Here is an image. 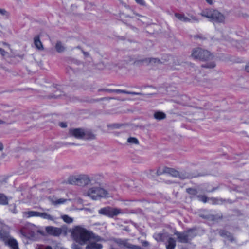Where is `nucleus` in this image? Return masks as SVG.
<instances>
[{"label": "nucleus", "mask_w": 249, "mask_h": 249, "mask_svg": "<svg viewBox=\"0 0 249 249\" xmlns=\"http://www.w3.org/2000/svg\"><path fill=\"white\" fill-rule=\"evenodd\" d=\"M191 57L195 59H199L204 61L213 60L210 63L203 65L202 67L207 68H213L215 67L216 64L213 60V55L208 50L200 48H196L193 50Z\"/></svg>", "instance_id": "nucleus-1"}, {"label": "nucleus", "mask_w": 249, "mask_h": 249, "mask_svg": "<svg viewBox=\"0 0 249 249\" xmlns=\"http://www.w3.org/2000/svg\"><path fill=\"white\" fill-rule=\"evenodd\" d=\"M71 234L74 240L81 245L87 244L92 235L89 231L81 226L74 227Z\"/></svg>", "instance_id": "nucleus-2"}, {"label": "nucleus", "mask_w": 249, "mask_h": 249, "mask_svg": "<svg viewBox=\"0 0 249 249\" xmlns=\"http://www.w3.org/2000/svg\"><path fill=\"white\" fill-rule=\"evenodd\" d=\"M200 15L213 22L224 23L225 20V17L223 14L213 9H206L203 11Z\"/></svg>", "instance_id": "nucleus-3"}, {"label": "nucleus", "mask_w": 249, "mask_h": 249, "mask_svg": "<svg viewBox=\"0 0 249 249\" xmlns=\"http://www.w3.org/2000/svg\"><path fill=\"white\" fill-rule=\"evenodd\" d=\"M84 195L92 200H98L102 197H108L107 191L99 186H92L84 193Z\"/></svg>", "instance_id": "nucleus-4"}, {"label": "nucleus", "mask_w": 249, "mask_h": 249, "mask_svg": "<svg viewBox=\"0 0 249 249\" xmlns=\"http://www.w3.org/2000/svg\"><path fill=\"white\" fill-rule=\"evenodd\" d=\"M69 135L78 139H93L95 135L89 131L81 128H72L69 130Z\"/></svg>", "instance_id": "nucleus-5"}, {"label": "nucleus", "mask_w": 249, "mask_h": 249, "mask_svg": "<svg viewBox=\"0 0 249 249\" xmlns=\"http://www.w3.org/2000/svg\"><path fill=\"white\" fill-rule=\"evenodd\" d=\"M0 238L6 245L10 246L12 249H19L17 241L11 237L7 231L1 230L0 231Z\"/></svg>", "instance_id": "nucleus-6"}, {"label": "nucleus", "mask_w": 249, "mask_h": 249, "mask_svg": "<svg viewBox=\"0 0 249 249\" xmlns=\"http://www.w3.org/2000/svg\"><path fill=\"white\" fill-rule=\"evenodd\" d=\"M99 213L108 217H113L119 214L123 213V212L121 210L116 208L107 207L100 209Z\"/></svg>", "instance_id": "nucleus-7"}, {"label": "nucleus", "mask_w": 249, "mask_h": 249, "mask_svg": "<svg viewBox=\"0 0 249 249\" xmlns=\"http://www.w3.org/2000/svg\"><path fill=\"white\" fill-rule=\"evenodd\" d=\"M101 240V238L99 237H94L92 234L90 239L87 241L86 249H102L103 246L99 243Z\"/></svg>", "instance_id": "nucleus-8"}, {"label": "nucleus", "mask_w": 249, "mask_h": 249, "mask_svg": "<svg viewBox=\"0 0 249 249\" xmlns=\"http://www.w3.org/2000/svg\"><path fill=\"white\" fill-rule=\"evenodd\" d=\"M193 230H189L183 233L177 232L175 234L177 235L178 241L180 242L186 243L190 240L194 236Z\"/></svg>", "instance_id": "nucleus-9"}, {"label": "nucleus", "mask_w": 249, "mask_h": 249, "mask_svg": "<svg viewBox=\"0 0 249 249\" xmlns=\"http://www.w3.org/2000/svg\"><path fill=\"white\" fill-rule=\"evenodd\" d=\"M45 230L48 234L54 236H59L62 233L61 228L53 226H47L45 228Z\"/></svg>", "instance_id": "nucleus-10"}, {"label": "nucleus", "mask_w": 249, "mask_h": 249, "mask_svg": "<svg viewBox=\"0 0 249 249\" xmlns=\"http://www.w3.org/2000/svg\"><path fill=\"white\" fill-rule=\"evenodd\" d=\"M68 182L71 184L80 185V175H73L70 176L68 179Z\"/></svg>", "instance_id": "nucleus-11"}, {"label": "nucleus", "mask_w": 249, "mask_h": 249, "mask_svg": "<svg viewBox=\"0 0 249 249\" xmlns=\"http://www.w3.org/2000/svg\"><path fill=\"white\" fill-rule=\"evenodd\" d=\"M167 236L168 235L166 233H156L153 235L154 239L158 242L164 241Z\"/></svg>", "instance_id": "nucleus-12"}, {"label": "nucleus", "mask_w": 249, "mask_h": 249, "mask_svg": "<svg viewBox=\"0 0 249 249\" xmlns=\"http://www.w3.org/2000/svg\"><path fill=\"white\" fill-rule=\"evenodd\" d=\"M120 243L121 244L123 245V246H124V247H125L126 248H128V249H142V248L140 247L131 244L127 241H126V240L121 241Z\"/></svg>", "instance_id": "nucleus-13"}, {"label": "nucleus", "mask_w": 249, "mask_h": 249, "mask_svg": "<svg viewBox=\"0 0 249 249\" xmlns=\"http://www.w3.org/2000/svg\"><path fill=\"white\" fill-rule=\"evenodd\" d=\"M90 178L89 177L86 175H80V185L88 184L90 182Z\"/></svg>", "instance_id": "nucleus-14"}, {"label": "nucleus", "mask_w": 249, "mask_h": 249, "mask_svg": "<svg viewBox=\"0 0 249 249\" xmlns=\"http://www.w3.org/2000/svg\"><path fill=\"white\" fill-rule=\"evenodd\" d=\"M154 117L156 120H160L164 119L166 117V115L163 112L158 111L154 113Z\"/></svg>", "instance_id": "nucleus-15"}, {"label": "nucleus", "mask_w": 249, "mask_h": 249, "mask_svg": "<svg viewBox=\"0 0 249 249\" xmlns=\"http://www.w3.org/2000/svg\"><path fill=\"white\" fill-rule=\"evenodd\" d=\"M24 214L28 218L31 217H39L40 212L31 211L24 212Z\"/></svg>", "instance_id": "nucleus-16"}, {"label": "nucleus", "mask_w": 249, "mask_h": 249, "mask_svg": "<svg viewBox=\"0 0 249 249\" xmlns=\"http://www.w3.org/2000/svg\"><path fill=\"white\" fill-rule=\"evenodd\" d=\"M39 217H42L43 219H48L51 221H54L56 219L54 216H52L47 213H40Z\"/></svg>", "instance_id": "nucleus-17"}, {"label": "nucleus", "mask_w": 249, "mask_h": 249, "mask_svg": "<svg viewBox=\"0 0 249 249\" xmlns=\"http://www.w3.org/2000/svg\"><path fill=\"white\" fill-rule=\"evenodd\" d=\"M175 17L180 21L184 22H189V19L187 16H185L183 14H175Z\"/></svg>", "instance_id": "nucleus-18"}, {"label": "nucleus", "mask_w": 249, "mask_h": 249, "mask_svg": "<svg viewBox=\"0 0 249 249\" xmlns=\"http://www.w3.org/2000/svg\"><path fill=\"white\" fill-rule=\"evenodd\" d=\"M34 44L35 46L38 50H43V47L39 37L36 36L34 38Z\"/></svg>", "instance_id": "nucleus-19"}, {"label": "nucleus", "mask_w": 249, "mask_h": 249, "mask_svg": "<svg viewBox=\"0 0 249 249\" xmlns=\"http://www.w3.org/2000/svg\"><path fill=\"white\" fill-rule=\"evenodd\" d=\"M176 246V241L172 238H170L168 239L167 244L166 245L167 249H174Z\"/></svg>", "instance_id": "nucleus-20"}, {"label": "nucleus", "mask_w": 249, "mask_h": 249, "mask_svg": "<svg viewBox=\"0 0 249 249\" xmlns=\"http://www.w3.org/2000/svg\"><path fill=\"white\" fill-rule=\"evenodd\" d=\"M113 92L116 93H125L127 94H130L132 95H141V93L135 92H129L124 90L121 89H114Z\"/></svg>", "instance_id": "nucleus-21"}, {"label": "nucleus", "mask_w": 249, "mask_h": 249, "mask_svg": "<svg viewBox=\"0 0 249 249\" xmlns=\"http://www.w3.org/2000/svg\"><path fill=\"white\" fill-rule=\"evenodd\" d=\"M168 168L165 167H160L157 169L156 174L158 176L161 175L163 174L167 173Z\"/></svg>", "instance_id": "nucleus-22"}, {"label": "nucleus", "mask_w": 249, "mask_h": 249, "mask_svg": "<svg viewBox=\"0 0 249 249\" xmlns=\"http://www.w3.org/2000/svg\"><path fill=\"white\" fill-rule=\"evenodd\" d=\"M8 204V198L2 194H0V204L6 205Z\"/></svg>", "instance_id": "nucleus-23"}, {"label": "nucleus", "mask_w": 249, "mask_h": 249, "mask_svg": "<svg viewBox=\"0 0 249 249\" xmlns=\"http://www.w3.org/2000/svg\"><path fill=\"white\" fill-rule=\"evenodd\" d=\"M167 174H168L169 175H171L173 177H177L178 176L179 174L178 172L172 169V168H168V170L167 171Z\"/></svg>", "instance_id": "nucleus-24"}, {"label": "nucleus", "mask_w": 249, "mask_h": 249, "mask_svg": "<svg viewBox=\"0 0 249 249\" xmlns=\"http://www.w3.org/2000/svg\"><path fill=\"white\" fill-rule=\"evenodd\" d=\"M188 18L189 22H198V19L195 16L192 15H188Z\"/></svg>", "instance_id": "nucleus-25"}, {"label": "nucleus", "mask_w": 249, "mask_h": 249, "mask_svg": "<svg viewBox=\"0 0 249 249\" xmlns=\"http://www.w3.org/2000/svg\"><path fill=\"white\" fill-rule=\"evenodd\" d=\"M56 49L58 52H62L65 50L64 46L62 44L61 42H57L55 46Z\"/></svg>", "instance_id": "nucleus-26"}, {"label": "nucleus", "mask_w": 249, "mask_h": 249, "mask_svg": "<svg viewBox=\"0 0 249 249\" xmlns=\"http://www.w3.org/2000/svg\"><path fill=\"white\" fill-rule=\"evenodd\" d=\"M61 217L66 223H71L73 222V219L67 215H62Z\"/></svg>", "instance_id": "nucleus-27"}, {"label": "nucleus", "mask_w": 249, "mask_h": 249, "mask_svg": "<svg viewBox=\"0 0 249 249\" xmlns=\"http://www.w3.org/2000/svg\"><path fill=\"white\" fill-rule=\"evenodd\" d=\"M146 62L151 64L159 63L160 61L159 59L153 58H148L146 60Z\"/></svg>", "instance_id": "nucleus-28"}, {"label": "nucleus", "mask_w": 249, "mask_h": 249, "mask_svg": "<svg viewBox=\"0 0 249 249\" xmlns=\"http://www.w3.org/2000/svg\"><path fill=\"white\" fill-rule=\"evenodd\" d=\"M67 200L64 198H59L55 201H53L52 203L54 205H59L64 203L66 202Z\"/></svg>", "instance_id": "nucleus-29"}, {"label": "nucleus", "mask_w": 249, "mask_h": 249, "mask_svg": "<svg viewBox=\"0 0 249 249\" xmlns=\"http://www.w3.org/2000/svg\"><path fill=\"white\" fill-rule=\"evenodd\" d=\"M127 142L130 143L138 144V140L134 137H130L127 139Z\"/></svg>", "instance_id": "nucleus-30"}, {"label": "nucleus", "mask_w": 249, "mask_h": 249, "mask_svg": "<svg viewBox=\"0 0 249 249\" xmlns=\"http://www.w3.org/2000/svg\"><path fill=\"white\" fill-rule=\"evenodd\" d=\"M197 197L199 201H202L204 203H206L208 200V198L204 195L198 196Z\"/></svg>", "instance_id": "nucleus-31"}, {"label": "nucleus", "mask_w": 249, "mask_h": 249, "mask_svg": "<svg viewBox=\"0 0 249 249\" xmlns=\"http://www.w3.org/2000/svg\"><path fill=\"white\" fill-rule=\"evenodd\" d=\"M138 4L141 6H145L146 2L144 0H134Z\"/></svg>", "instance_id": "nucleus-32"}, {"label": "nucleus", "mask_w": 249, "mask_h": 249, "mask_svg": "<svg viewBox=\"0 0 249 249\" xmlns=\"http://www.w3.org/2000/svg\"><path fill=\"white\" fill-rule=\"evenodd\" d=\"M141 243L145 249H147L149 246V243L146 241L142 240Z\"/></svg>", "instance_id": "nucleus-33"}, {"label": "nucleus", "mask_w": 249, "mask_h": 249, "mask_svg": "<svg viewBox=\"0 0 249 249\" xmlns=\"http://www.w3.org/2000/svg\"><path fill=\"white\" fill-rule=\"evenodd\" d=\"M187 192L190 194H192V195L196 194V191L193 189H191V188L188 189L187 190Z\"/></svg>", "instance_id": "nucleus-34"}, {"label": "nucleus", "mask_w": 249, "mask_h": 249, "mask_svg": "<svg viewBox=\"0 0 249 249\" xmlns=\"http://www.w3.org/2000/svg\"><path fill=\"white\" fill-rule=\"evenodd\" d=\"M0 54L2 56H5L8 54V53L6 52H5L3 49L0 48Z\"/></svg>", "instance_id": "nucleus-35"}, {"label": "nucleus", "mask_w": 249, "mask_h": 249, "mask_svg": "<svg viewBox=\"0 0 249 249\" xmlns=\"http://www.w3.org/2000/svg\"><path fill=\"white\" fill-rule=\"evenodd\" d=\"M245 70L246 71L249 73V62L247 63L245 66Z\"/></svg>", "instance_id": "nucleus-36"}, {"label": "nucleus", "mask_w": 249, "mask_h": 249, "mask_svg": "<svg viewBox=\"0 0 249 249\" xmlns=\"http://www.w3.org/2000/svg\"><path fill=\"white\" fill-rule=\"evenodd\" d=\"M59 125L60 127H61L62 128H65L67 127V124L66 123H64V122H61L59 124Z\"/></svg>", "instance_id": "nucleus-37"}, {"label": "nucleus", "mask_w": 249, "mask_h": 249, "mask_svg": "<svg viewBox=\"0 0 249 249\" xmlns=\"http://www.w3.org/2000/svg\"><path fill=\"white\" fill-rule=\"evenodd\" d=\"M6 11L3 9L0 8V14L1 15H5Z\"/></svg>", "instance_id": "nucleus-38"}, {"label": "nucleus", "mask_w": 249, "mask_h": 249, "mask_svg": "<svg viewBox=\"0 0 249 249\" xmlns=\"http://www.w3.org/2000/svg\"><path fill=\"white\" fill-rule=\"evenodd\" d=\"M209 4H213V0H205Z\"/></svg>", "instance_id": "nucleus-39"}, {"label": "nucleus", "mask_w": 249, "mask_h": 249, "mask_svg": "<svg viewBox=\"0 0 249 249\" xmlns=\"http://www.w3.org/2000/svg\"><path fill=\"white\" fill-rule=\"evenodd\" d=\"M72 248L73 249H81L80 247L77 245H73Z\"/></svg>", "instance_id": "nucleus-40"}, {"label": "nucleus", "mask_w": 249, "mask_h": 249, "mask_svg": "<svg viewBox=\"0 0 249 249\" xmlns=\"http://www.w3.org/2000/svg\"><path fill=\"white\" fill-rule=\"evenodd\" d=\"M113 90H114V89H106V91H107V92H114Z\"/></svg>", "instance_id": "nucleus-41"}, {"label": "nucleus", "mask_w": 249, "mask_h": 249, "mask_svg": "<svg viewBox=\"0 0 249 249\" xmlns=\"http://www.w3.org/2000/svg\"><path fill=\"white\" fill-rule=\"evenodd\" d=\"M2 149H3V145L1 142H0V151L2 150Z\"/></svg>", "instance_id": "nucleus-42"}, {"label": "nucleus", "mask_w": 249, "mask_h": 249, "mask_svg": "<svg viewBox=\"0 0 249 249\" xmlns=\"http://www.w3.org/2000/svg\"><path fill=\"white\" fill-rule=\"evenodd\" d=\"M3 121H2V120H0V124H3Z\"/></svg>", "instance_id": "nucleus-43"}, {"label": "nucleus", "mask_w": 249, "mask_h": 249, "mask_svg": "<svg viewBox=\"0 0 249 249\" xmlns=\"http://www.w3.org/2000/svg\"><path fill=\"white\" fill-rule=\"evenodd\" d=\"M84 53V54H85V55H88V53Z\"/></svg>", "instance_id": "nucleus-44"}]
</instances>
